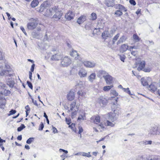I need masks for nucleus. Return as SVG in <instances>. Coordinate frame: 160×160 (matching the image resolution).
Here are the masks:
<instances>
[{
    "label": "nucleus",
    "instance_id": "50",
    "mask_svg": "<svg viewBox=\"0 0 160 160\" xmlns=\"http://www.w3.org/2000/svg\"><path fill=\"white\" fill-rule=\"evenodd\" d=\"M16 112V110L12 109L9 112V113L8 114V116H10L12 115L15 114Z\"/></svg>",
    "mask_w": 160,
    "mask_h": 160
},
{
    "label": "nucleus",
    "instance_id": "52",
    "mask_svg": "<svg viewBox=\"0 0 160 160\" xmlns=\"http://www.w3.org/2000/svg\"><path fill=\"white\" fill-rule=\"evenodd\" d=\"M131 54L134 57H136V56L138 54V52L137 51H132L131 50Z\"/></svg>",
    "mask_w": 160,
    "mask_h": 160
},
{
    "label": "nucleus",
    "instance_id": "56",
    "mask_svg": "<svg viewBox=\"0 0 160 160\" xmlns=\"http://www.w3.org/2000/svg\"><path fill=\"white\" fill-rule=\"evenodd\" d=\"M44 126L43 123L42 122L39 126V127L38 129L39 130H42L44 128Z\"/></svg>",
    "mask_w": 160,
    "mask_h": 160
},
{
    "label": "nucleus",
    "instance_id": "36",
    "mask_svg": "<svg viewBox=\"0 0 160 160\" xmlns=\"http://www.w3.org/2000/svg\"><path fill=\"white\" fill-rule=\"evenodd\" d=\"M78 119L79 120H83L86 119L85 114L83 113L82 114L80 115Z\"/></svg>",
    "mask_w": 160,
    "mask_h": 160
},
{
    "label": "nucleus",
    "instance_id": "26",
    "mask_svg": "<svg viewBox=\"0 0 160 160\" xmlns=\"http://www.w3.org/2000/svg\"><path fill=\"white\" fill-rule=\"evenodd\" d=\"M115 124V121H111L109 120H107L105 123L106 125L111 127H114Z\"/></svg>",
    "mask_w": 160,
    "mask_h": 160
},
{
    "label": "nucleus",
    "instance_id": "35",
    "mask_svg": "<svg viewBox=\"0 0 160 160\" xmlns=\"http://www.w3.org/2000/svg\"><path fill=\"white\" fill-rule=\"evenodd\" d=\"M120 35V34L119 33L117 34L112 39V44H114L115 42L118 40Z\"/></svg>",
    "mask_w": 160,
    "mask_h": 160
},
{
    "label": "nucleus",
    "instance_id": "9",
    "mask_svg": "<svg viewBox=\"0 0 160 160\" xmlns=\"http://www.w3.org/2000/svg\"><path fill=\"white\" fill-rule=\"evenodd\" d=\"M54 7L52 8H50L49 9H47L44 13L45 16L47 17H51L54 13Z\"/></svg>",
    "mask_w": 160,
    "mask_h": 160
},
{
    "label": "nucleus",
    "instance_id": "62",
    "mask_svg": "<svg viewBox=\"0 0 160 160\" xmlns=\"http://www.w3.org/2000/svg\"><path fill=\"white\" fill-rule=\"evenodd\" d=\"M129 2L132 5H135L136 4V3L135 1L134 0H130Z\"/></svg>",
    "mask_w": 160,
    "mask_h": 160
},
{
    "label": "nucleus",
    "instance_id": "25",
    "mask_svg": "<svg viewBox=\"0 0 160 160\" xmlns=\"http://www.w3.org/2000/svg\"><path fill=\"white\" fill-rule=\"evenodd\" d=\"M3 57L2 55V53L1 52H0V68H3V66L1 64H2V65H3V67H4L5 66H6L5 63V61L4 60H3Z\"/></svg>",
    "mask_w": 160,
    "mask_h": 160
},
{
    "label": "nucleus",
    "instance_id": "58",
    "mask_svg": "<svg viewBox=\"0 0 160 160\" xmlns=\"http://www.w3.org/2000/svg\"><path fill=\"white\" fill-rule=\"evenodd\" d=\"M27 83L28 85V86L31 89H32L33 87H32V83L30 82H29V81H27Z\"/></svg>",
    "mask_w": 160,
    "mask_h": 160
},
{
    "label": "nucleus",
    "instance_id": "55",
    "mask_svg": "<svg viewBox=\"0 0 160 160\" xmlns=\"http://www.w3.org/2000/svg\"><path fill=\"white\" fill-rule=\"evenodd\" d=\"M79 132L78 133L80 134V137H81V133L83 132V129L81 126H79L78 127Z\"/></svg>",
    "mask_w": 160,
    "mask_h": 160
},
{
    "label": "nucleus",
    "instance_id": "23",
    "mask_svg": "<svg viewBox=\"0 0 160 160\" xmlns=\"http://www.w3.org/2000/svg\"><path fill=\"white\" fill-rule=\"evenodd\" d=\"M96 77V74L95 73H91L88 77V80L91 82H92L95 79Z\"/></svg>",
    "mask_w": 160,
    "mask_h": 160
},
{
    "label": "nucleus",
    "instance_id": "54",
    "mask_svg": "<svg viewBox=\"0 0 160 160\" xmlns=\"http://www.w3.org/2000/svg\"><path fill=\"white\" fill-rule=\"evenodd\" d=\"M121 61L123 62H124V60L125 58V56L124 55H119Z\"/></svg>",
    "mask_w": 160,
    "mask_h": 160
},
{
    "label": "nucleus",
    "instance_id": "6",
    "mask_svg": "<svg viewBox=\"0 0 160 160\" xmlns=\"http://www.w3.org/2000/svg\"><path fill=\"white\" fill-rule=\"evenodd\" d=\"M82 62L84 66L87 68H93L95 66L96 64L94 62H91L88 61H82Z\"/></svg>",
    "mask_w": 160,
    "mask_h": 160
},
{
    "label": "nucleus",
    "instance_id": "46",
    "mask_svg": "<svg viewBox=\"0 0 160 160\" xmlns=\"http://www.w3.org/2000/svg\"><path fill=\"white\" fill-rule=\"evenodd\" d=\"M138 48V47L137 46H129V48H128V50L130 51H131L132 50V49H137Z\"/></svg>",
    "mask_w": 160,
    "mask_h": 160
},
{
    "label": "nucleus",
    "instance_id": "24",
    "mask_svg": "<svg viewBox=\"0 0 160 160\" xmlns=\"http://www.w3.org/2000/svg\"><path fill=\"white\" fill-rule=\"evenodd\" d=\"M116 8L119 9L122 12V11L126 12L127 11V9L123 6L120 4H118L116 5Z\"/></svg>",
    "mask_w": 160,
    "mask_h": 160
},
{
    "label": "nucleus",
    "instance_id": "3",
    "mask_svg": "<svg viewBox=\"0 0 160 160\" xmlns=\"http://www.w3.org/2000/svg\"><path fill=\"white\" fill-rule=\"evenodd\" d=\"M71 62L72 61L69 58L65 56L61 59V65L62 67H67L70 65Z\"/></svg>",
    "mask_w": 160,
    "mask_h": 160
},
{
    "label": "nucleus",
    "instance_id": "7",
    "mask_svg": "<svg viewBox=\"0 0 160 160\" xmlns=\"http://www.w3.org/2000/svg\"><path fill=\"white\" fill-rule=\"evenodd\" d=\"M149 133L152 135H159L158 127H151L148 131Z\"/></svg>",
    "mask_w": 160,
    "mask_h": 160
},
{
    "label": "nucleus",
    "instance_id": "61",
    "mask_svg": "<svg viewBox=\"0 0 160 160\" xmlns=\"http://www.w3.org/2000/svg\"><path fill=\"white\" fill-rule=\"evenodd\" d=\"M20 29L22 31V32L24 33L25 35H27V34L26 32H25V30L24 28L22 27L21 26L20 27Z\"/></svg>",
    "mask_w": 160,
    "mask_h": 160
},
{
    "label": "nucleus",
    "instance_id": "30",
    "mask_svg": "<svg viewBox=\"0 0 160 160\" xmlns=\"http://www.w3.org/2000/svg\"><path fill=\"white\" fill-rule=\"evenodd\" d=\"M39 3V2L37 0H33L31 4V5L32 8H34L37 6Z\"/></svg>",
    "mask_w": 160,
    "mask_h": 160
},
{
    "label": "nucleus",
    "instance_id": "15",
    "mask_svg": "<svg viewBox=\"0 0 160 160\" xmlns=\"http://www.w3.org/2000/svg\"><path fill=\"white\" fill-rule=\"evenodd\" d=\"M2 66H3V65H2V64H1ZM6 67V66H4V67H3V68H0L1 69H2V70L1 72H0V75L1 76H8V75H10V74H9V72L8 70H4L5 68Z\"/></svg>",
    "mask_w": 160,
    "mask_h": 160
},
{
    "label": "nucleus",
    "instance_id": "38",
    "mask_svg": "<svg viewBox=\"0 0 160 160\" xmlns=\"http://www.w3.org/2000/svg\"><path fill=\"white\" fill-rule=\"evenodd\" d=\"M11 91L7 89H4L2 92V93L4 95L7 96L10 94L11 93Z\"/></svg>",
    "mask_w": 160,
    "mask_h": 160
},
{
    "label": "nucleus",
    "instance_id": "20",
    "mask_svg": "<svg viewBox=\"0 0 160 160\" xmlns=\"http://www.w3.org/2000/svg\"><path fill=\"white\" fill-rule=\"evenodd\" d=\"M129 46L126 44H122L120 47V49L121 51L122 52H126L127 50H128Z\"/></svg>",
    "mask_w": 160,
    "mask_h": 160
},
{
    "label": "nucleus",
    "instance_id": "5",
    "mask_svg": "<svg viewBox=\"0 0 160 160\" xmlns=\"http://www.w3.org/2000/svg\"><path fill=\"white\" fill-rule=\"evenodd\" d=\"M97 102L101 106L104 107L108 103V100L104 97L101 96L98 98Z\"/></svg>",
    "mask_w": 160,
    "mask_h": 160
},
{
    "label": "nucleus",
    "instance_id": "16",
    "mask_svg": "<svg viewBox=\"0 0 160 160\" xmlns=\"http://www.w3.org/2000/svg\"><path fill=\"white\" fill-rule=\"evenodd\" d=\"M75 97L74 93L72 91H70L67 95V98L68 100L72 101Z\"/></svg>",
    "mask_w": 160,
    "mask_h": 160
},
{
    "label": "nucleus",
    "instance_id": "33",
    "mask_svg": "<svg viewBox=\"0 0 160 160\" xmlns=\"http://www.w3.org/2000/svg\"><path fill=\"white\" fill-rule=\"evenodd\" d=\"M142 84L143 86H146L148 85V82L144 78H142L141 79Z\"/></svg>",
    "mask_w": 160,
    "mask_h": 160
},
{
    "label": "nucleus",
    "instance_id": "32",
    "mask_svg": "<svg viewBox=\"0 0 160 160\" xmlns=\"http://www.w3.org/2000/svg\"><path fill=\"white\" fill-rule=\"evenodd\" d=\"M113 87V85H111L110 86H106L103 87V90L104 91L107 92L111 88Z\"/></svg>",
    "mask_w": 160,
    "mask_h": 160
},
{
    "label": "nucleus",
    "instance_id": "19",
    "mask_svg": "<svg viewBox=\"0 0 160 160\" xmlns=\"http://www.w3.org/2000/svg\"><path fill=\"white\" fill-rule=\"evenodd\" d=\"M91 119L92 121L96 124H98L100 122V117L99 116L92 117L91 118Z\"/></svg>",
    "mask_w": 160,
    "mask_h": 160
},
{
    "label": "nucleus",
    "instance_id": "47",
    "mask_svg": "<svg viewBox=\"0 0 160 160\" xmlns=\"http://www.w3.org/2000/svg\"><path fill=\"white\" fill-rule=\"evenodd\" d=\"M77 94L79 96L84 97L85 93L83 92L82 91H78L77 92Z\"/></svg>",
    "mask_w": 160,
    "mask_h": 160
},
{
    "label": "nucleus",
    "instance_id": "18",
    "mask_svg": "<svg viewBox=\"0 0 160 160\" xmlns=\"http://www.w3.org/2000/svg\"><path fill=\"white\" fill-rule=\"evenodd\" d=\"M78 107L77 105H76V102L74 101L72 102L70 105V110L72 111L73 110H78Z\"/></svg>",
    "mask_w": 160,
    "mask_h": 160
},
{
    "label": "nucleus",
    "instance_id": "22",
    "mask_svg": "<svg viewBox=\"0 0 160 160\" xmlns=\"http://www.w3.org/2000/svg\"><path fill=\"white\" fill-rule=\"evenodd\" d=\"M145 65V62L144 61H142L139 64V66L137 68L138 71L143 70Z\"/></svg>",
    "mask_w": 160,
    "mask_h": 160
},
{
    "label": "nucleus",
    "instance_id": "17",
    "mask_svg": "<svg viewBox=\"0 0 160 160\" xmlns=\"http://www.w3.org/2000/svg\"><path fill=\"white\" fill-rule=\"evenodd\" d=\"M62 57V56L61 54L58 53L52 55L51 57V59L53 60H59Z\"/></svg>",
    "mask_w": 160,
    "mask_h": 160
},
{
    "label": "nucleus",
    "instance_id": "28",
    "mask_svg": "<svg viewBox=\"0 0 160 160\" xmlns=\"http://www.w3.org/2000/svg\"><path fill=\"white\" fill-rule=\"evenodd\" d=\"M114 0H106V4L108 7H112L114 5Z\"/></svg>",
    "mask_w": 160,
    "mask_h": 160
},
{
    "label": "nucleus",
    "instance_id": "63",
    "mask_svg": "<svg viewBox=\"0 0 160 160\" xmlns=\"http://www.w3.org/2000/svg\"><path fill=\"white\" fill-rule=\"evenodd\" d=\"M143 71L146 72H149L151 70L149 68H145L143 69Z\"/></svg>",
    "mask_w": 160,
    "mask_h": 160
},
{
    "label": "nucleus",
    "instance_id": "44",
    "mask_svg": "<svg viewBox=\"0 0 160 160\" xmlns=\"http://www.w3.org/2000/svg\"><path fill=\"white\" fill-rule=\"evenodd\" d=\"M25 128V125L23 124H22L20 127L18 128L17 130L18 132L21 131Z\"/></svg>",
    "mask_w": 160,
    "mask_h": 160
},
{
    "label": "nucleus",
    "instance_id": "11",
    "mask_svg": "<svg viewBox=\"0 0 160 160\" xmlns=\"http://www.w3.org/2000/svg\"><path fill=\"white\" fill-rule=\"evenodd\" d=\"M108 73L104 70H100L98 71L97 73V76L99 78H101L103 77L104 78V77L106 76V75H108Z\"/></svg>",
    "mask_w": 160,
    "mask_h": 160
},
{
    "label": "nucleus",
    "instance_id": "40",
    "mask_svg": "<svg viewBox=\"0 0 160 160\" xmlns=\"http://www.w3.org/2000/svg\"><path fill=\"white\" fill-rule=\"evenodd\" d=\"M102 37L103 38L106 39L107 37H108V32L106 31L102 33Z\"/></svg>",
    "mask_w": 160,
    "mask_h": 160
},
{
    "label": "nucleus",
    "instance_id": "10",
    "mask_svg": "<svg viewBox=\"0 0 160 160\" xmlns=\"http://www.w3.org/2000/svg\"><path fill=\"white\" fill-rule=\"evenodd\" d=\"M148 89L152 92H155L157 90V83L155 82H153L148 86Z\"/></svg>",
    "mask_w": 160,
    "mask_h": 160
},
{
    "label": "nucleus",
    "instance_id": "37",
    "mask_svg": "<svg viewBox=\"0 0 160 160\" xmlns=\"http://www.w3.org/2000/svg\"><path fill=\"white\" fill-rule=\"evenodd\" d=\"M90 18V19L92 20H95L97 18V15L96 13L94 12L92 13L91 15Z\"/></svg>",
    "mask_w": 160,
    "mask_h": 160
},
{
    "label": "nucleus",
    "instance_id": "12",
    "mask_svg": "<svg viewBox=\"0 0 160 160\" xmlns=\"http://www.w3.org/2000/svg\"><path fill=\"white\" fill-rule=\"evenodd\" d=\"M104 79L107 84L110 85L112 82L113 78L108 74L104 77Z\"/></svg>",
    "mask_w": 160,
    "mask_h": 160
},
{
    "label": "nucleus",
    "instance_id": "51",
    "mask_svg": "<svg viewBox=\"0 0 160 160\" xmlns=\"http://www.w3.org/2000/svg\"><path fill=\"white\" fill-rule=\"evenodd\" d=\"M45 9V7L44 5L42 4L40 7L39 12H43Z\"/></svg>",
    "mask_w": 160,
    "mask_h": 160
},
{
    "label": "nucleus",
    "instance_id": "21",
    "mask_svg": "<svg viewBox=\"0 0 160 160\" xmlns=\"http://www.w3.org/2000/svg\"><path fill=\"white\" fill-rule=\"evenodd\" d=\"M86 19V17L82 15L79 17L77 20V22L80 24L82 23Z\"/></svg>",
    "mask_w": 160,
    "mask_h": 160
},
{
    "label": "nucleus",
    "instance_id": "27",
    "mask_svg": "<svg viewBox=\"0 0 160 160\" xmlns=\"http://www.w3.org/2000/svg\"><path fill=\"white\" fill-rule=\"evenodd\" d=\"M127 39V38L124 35L120 37L118 41L117 42V44L118 45L121 43L124 42Z\"/></svg>",
    "mask_w": 160,
    "mask_h": 160
},
{
    "label": "nucleus",
    "instance_id": "8",
    "mask_svg": "<svg viewBox=\"0 0 160 160\" xmlns=\"http://www.w3.org/2000/svg\"><path fill=\"white\" fill-rule=\"evenodd\" d=\"M78 75L80 78L86 77L87 75V72L85 69L81 68L78 72Z\"/></svg>",
    "mask_w": 160,
    "mask_h": 160
},
{
    "label": "nucleus",
    "instance_id": "13",
    "mask_svg": "<svg viewBox=\"0 0 160 160\" xmlns=\"http://www.w3.org/2000/svg\"><path fill=\"white\" fill-rule=\"evenodd\" d=\"M74 16V14L71 11L68 12L65 16V18L66 19L70 20L73 19Z\"/></svg>",
    "mask_w": 160,
    "mask_h": 160
},
{
    "label": "nucleus",
    "instance_id": "49",
    "mask_svg": "<svg viewBox=\"0 0 160 160\" xmlns=\"http://www.w3.org/2000/svg\"><path fill=\"white\" fill-rule=\"evenodd\" d=\"M1 99H0V108L2 109H4L5 104V103L3 102H2L1 101Z\"/></svg>",
    "mask_w": 160,
    "mask_h": 160
},
{
    "label": "nucleus",
    "instance_id": "64",
    "mask_svg": "<svg viewBox=\"0 0 160 160\" xmlns=\"http://www.w3.org/2000/svg\"><path fill=\"white\" fill-rule=\"evenodd\" d=\"M5 87L6 85L5 84L1 82H0V88H5Z\"/></svg>",
    "mask_w": 160,
    "mask_h": 160
},
{
    "label": "nucleus",
    "instance_id": "43",
    "mask_svg": "<svg viewBox=\"0 0 160 160\" xmlns=\"http://www.w3.org/2000/svg\"><path fill=\"white\" fill-rule=\"evenodd\" d=\"M122 89L123 90V91L125 92H127L129 95H132V94H131V93L130 91L129 90V89L128 88H122Z\"/></svg>",
    "mask_w": 160,
    "mask_h": 160
},
{
    "label": "nucleus",
    "instance_id": "14",
    "mask_svg": "<svg viewBox=\"0 0 160 160\" xmlns=\"http://www.w3.org/2000/svg\"><path fill=\"white\" fill-rule=\"evenodd\" d=\"M7 84L11 88L14 87L15 84V82L14 80L12 78H8L6 81Z\"/></svg>",
    "mask_w": 160,
    "mask_h": 160
},
{
    "label": "nucleus",
    "instance_id": "57",
    "mask_svg": "<svg viewBox=\"0 0 160 160\" xmlns=\"http://www.w3.org/2000/svg\"><path fill=\"white\" fill-rule=\"evenodd\" d=\"M99 128L103 129L104 128V125L101 122L98 125Z\"/></svg>",
    "mask_w": 160,
    "mask_h": 160
},
{
    "label": "nucleus",
    "instance_id": "42",
    "mask_svg": "<svg viewBox=\"0 0 160 160\" xmlns=\"http://www.w3.org/2000/svg\"><path fill=\"white\" fill-rule=\"evenodd\" d=\"M34 139V138H30L27 140L26 143L28 144H30L33 142Z\"/></svg>",
    "mask_w": 160,
    "mask_h": 160
},
{
    "label": "nucleus",
    "instance_id": "41",
    "mask_svg": "<svg viewBox=\"0 0 160 160\" xmlns=\"http://www.w3.org/2000/svg\"><path fill=\"white\" fill-rule=\"evenodd\" d=\"M115 14L117 16H120L122 14V12L120 10H117L115 12Z\"/></svg>",
    "mask_w": 160,
    "mask_h": 160
},
{
    "label": "nucleus",
    "instance_id": "60",
    "mask_svg": "<svg viewBox=\"0 0 160 160\" xmlns=\"http://www.w3.org/2000/svg\"><path fill=\"white\" fill-rule=\"evenodd\" d=\"M73 112L72 113V117H74V116L76 115L78 110H73Z\"/></svg>",
    "mask_w": 160,
    "mask_h": 160
},
{
    "label": "nucleus",
    "instance_id": "34",
    "mask_svg": "<svg viewBox=\"0 0 160 160\" xmlns=\"http://www.w3.org/2000/svg\"><path fill=\"white\" fill-rule=\"evenodd\" d=\"M132 38L134 41L135 42H138L140 40L139 38L136 34H134L133 35Z\"/></svg>",
    "mask_w": 160,
    "mask_h": 160
},
{
    "label": "nucleus",
    "instance_id": "2",
    "mask_svg": "<svg viewBox=\"0 0 160 160\" xmlns=\"http://www.w3.org/2000/svg\"><path fill=\"white\" fill-rule=\"evenodd\" d=\"M54 13H55L53 15L52 18L56 21L59 20L62 15V12L60 9L56 6L54 7Z\"/></svg>",
    "mask_w": 160,
    "mask_h": 160
},
{
    "label": "nucleus",
    "instance_id": "59",
    "mask_svg": "<svg viewBox=\"0 0 160 160\" xmlns=\"http://www.w3.org/2000/svg\"><path fill=\"white\" fill-rule=\"evenodd\" d=\"M150 160H160V157L159 156H156L152 159H151Z\"/></svg>",
    "mask_w": 160,
    "mask_h": 160
},
{
    "label": "nucleus",
    "instance_id": "1",
    "mask_svg": "<svg viewBox=\"0 0 160 160\" xmlns=\"http://www.w3.org/2000/svg\"><path fill=\"white\" fill-rule=\"evenodd\" d=\"M119 113V109L116 108L114 110L113 112L108 113V119L111 121H115L117 120L118 116Z\"/></svg>",
    "mask_w": 160,
    "mask_h": 160
},
{
    "label": "nucleus",
    "instance_id": "4",
    "mask_svg": "<svg viewBox=\"0 0 160 160\" xmlns=\"http://www.w3.org/2000/svg\"><path fill=\"white\" fill-rule=\"evenodd\" d=\"M38 22L35 19H32L27 25V28L29 30H32L35 29L37 26Z\"/></svg>",
    "mask_w": 160,
    "mask_h": 160
},
{
    "label": "nucleus",
    "instance_id": "29",
    "mask_svg": "<svg viewBox=\"0 0 160 160\" xmlns=\"http://www.w3.org/2000/svg\"><path fill=\"white\" fill-rule=\"evenodd\" d=\"M70 55L72 56L75 57L76 59H78V58L76 57V56L77 57L78 56V54L75 50H72V51L70 52Z\"/></svg>",
    "mask_w": 160,
    "mask_h": 160
},
{
    "label": "nucleus",
    "instance_id": "53",
    "mask_svg": "<svg viewBox=\"0 0 160 160\" xmlns=\"http://www.w3.org/2000/svg\"><path fill=\"white\" fill-rule=\"evenodd\" d=\"M145 155H142L138 156L139 160H142L145 158Z\"/></svg>",
    "mask_w": 160,
    "mask_h": 160
},
{
    "label": "nucleus",
    "instance_id": "39",
    "mask_svg": "<svg viewBox=\"0 0 160 160\" xmlns=\"http://www.w3.org/2000/svg\"><path fill=\"white\" fill-rule=\"evenodd\" d=\"M81 154L83 156L87 157L88 158H89L91 157V155L90 154V152H88V153H87L85 152H81Z\"/></svg>",
    "mask_w": 160,
    "mask_h": 160
},
{
    "label": "nucleus",
    "instance_id": "48",
    "mask_svg": "<svg viewBox=\"0 0 160 160\" xmlns=\"http://www.w3.org/2000/svg\"><path fill=\"white\" fill-rule=\"evenodd\" d=\"M111 93L115 96L118 95V93L114 90L112 89L111 91Z\"/></svg>",
    "mask_w": 160,
    "mask_h": 160
},
{
    "label": "nucleus",
    "instance_id": "45",
    "mask_svg": "<svg viewBox=\"0 0 160 160\" xmlns=\"http://www.w3.org/2000/svg\"><path fill=\"white\" fill-rule=\"evenodd\" d=\"M152 141H145L142 142V143L144 144V145H148L149 144L151 145L152 144Z\"/></svg>",
    "mask_w": 160,
    "mask_h": 160
},
{
    "label": "nucleus",
    "instance_id": "31",
    "mask_svg": "<svg viewBox=\"0 0 160 160\" xmlns=\"http://www.w3.org/2000/svg\"><path fill=\"white\" fill-rule=\"evenodd\" d=\"M76 86L81 88H83L84 87V83L82 81H79L77 83Z\"/></svg>",
    "mask_w": 160,
    "mask_h": 160
}]
</instances>
